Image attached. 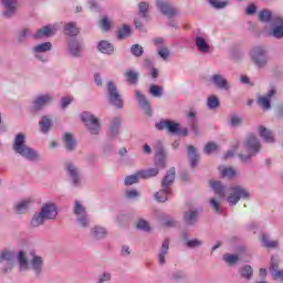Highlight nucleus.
<instances>
[{
	"mask_svg": "<svg viewBox=\"0 0 283 283\" xmlns=\"http://www.w3.org/2000/svg\"><path fill=\"white\" fill-rule=\"evenodd\" d=\"M176 182V168L171 167L161 180V189L155 193L157 202H167L172 193L171 187Z\"/></svg>",
	"mask_w": 283,
	"mask_h": 283,
	"instance_id": "nucleus-1",
	"label": "nucleus"
},
{
	"mask_svg": "<svg viewBox=\"0 0 283 283\" xmlns=\"http://www.w3.org/2000/svg\"><path fill=\"white\" fill-rule=\"evenodd\" d=\"M242 147L244 151L239 153L241 163H251L252 156H255L262 149V144L255 135H250L243 142Z\"/></svg>",
	"mask_w": 283,
	"mask_h": 283,
	"instance_id": "nucleus-2",
	"label": "nucleus"
},
{
	"mask_svg": "<svg viewBox=\"0 0 283 283\" xmlns=\"http://www.w3.org/2000/svg\"><path fill=\"white\" fill-rule=\"evenodd\" d=\"M13 151L25 158L27 160H39V153L25 145V135L22 133L15 135L12 146Z\"/></svg>",
	"mask_w": 283,
	"mask_h": 283,
	"instance_id": "nucleus-3",
	"label": "nucleus"
},
{
	"mask_svg": "<svg viewBox=\"0 0 283 283\" xmlns=\"http://www.w3.org/2000/svg\"><path fill=\"white\" fill-rule=\"evenodd\" d=\"M249 198H250L249 190H247L242 186L234 185L230 187L229 196L227 200L230 207H233L238 202H240V200H249Z\"/></svg>",
	"mask_w": 283,
	"mask_h": 283,
	"instance_id": "nucleus-4",
	"label": "nucleus"
},
{
	"mask_svg": "<svg viewBox=\"0 0 283 283\" xmlns=\"http://www.w3.org/2000/svg\"><path fill=\"white\" fill-rule=\"evenodd\" d=\"M250 55L256 67H266V64L269 63V53L264 46H254Z\"/></svg>",
	"mask_w": 283,
	"mask_h": 283,
	"instance_id": "nucleus-5",
	"label": "nucleus"
},
{
	"mask_svg": "<svg viewBox=\"0 0 283 283\" xmlns=\"http://www.w3.org/2000/svg\"><path fill=\"white\" fill-rule=\"evenodd\" d=\"M82 120L93 136L98 135L101 132V123L98 122V118H96L90 112H84L82 114Z\"/></svg>",
	"mask_w": 283,
	"mask_h": 283,
	"instance_id": "nucleus-6",
	"label": "nucleus"
},
{
	"mask_svg": "<svg viewBox=\"0 0 283 283\" xmlns=\"http://www.w3.org/2000/svg\"><path fill=\"white\" fill-rule=\"evenodd\" d=\"M107 94L111 105L118 107V109H123V97L120 96V93L118 92V88L114 82L107 83Z\"/></svg>",
	"mask_w": 283,
	"mask_h": 283,
	"instance_id": "nucleus-7",
	"label": "nucleus"
},
{
	"mask_svg": "<svg viewBox=\"0 0 283 283\" xmlns=\"http://www.w3.org/2000/svg\"><path fill=\"white\" fill-rule=\"evenodd\" d=\"M156 7L164 17H168L169 19H174V17L180 14L178 8L174 7L171 2L167 0H156Z\"/></svg>",
	"mask_w": 283,
	"mask_h": 283,
	"instance_id": "nucleus-8",
	"label": "nucleus"
},
{
	"mask_svg": "<svg viewBox=\"0 0 283 283\" xmlns=\"http://www.w3.org/2000/svg\"><path fill=\"white\" fill-rule=\"evenodd\" d=\"M4 11L2 15L4 19H12L17 14V8H19V0H2Z\"/></svg>",
	"mask_w": 283,
	"mask_h": 283,
	"instance_id": "nucleus-9",
	"label": "nucleus"
},
{
	"mask_svg": "<svg viewBox=\"0 0 283 283\" xmlns=\"http://www.w3.org/2000/svg\"><path fill=\"white\" fill-rule=\"evenodd\" d=\"M156 129L163 132V129H167L169 134H178V129H180V124L170 119H163L156 124Z\"/></svg>",
	"mask_w": 283,
	"mask_h": 283,
	"instance_id": "nucleus-10",
	"label": "nucleus"
},
{
	"mask_svg": "<svg viewBox=\"0 0 283 283\" xmlns=\"http://www.w3.org/2000/svg\"><path fill=\"white\" fill-rule=\"evenodd\" d=\"M65 169L72 179L73 186L81 187V174L78 172V167L69 161L65 164Z\"/></svg>",
	"mask_w": 283,
	"mask_h": 283,
	"instance_id": "nucleus-11",
	"label": "nucleus"
},
{
	"mask_svg": "<svg viewBox=\"0 0 283 283\" xmlns=\"http://www.w3.org/2000/svg\"><path fill=\"white\" fill-rule=\"evenodd\" d=\"M273 29L270 32V36H274V39H283V19L281 17L272 18Z\"/></svg>",
	"mask_w": 283,
	"mask_h": 283,
	"instance_id": "nucleus-12",
	"label": "nucleus"
},
{
	"mask_svg": "<svg viewBox=\"0 0 283 283\" xmlns=\"http://www.w3.org/2000/svg\"><path fill=\"white\" fill-rule=\"evenodd\" d=\"M42 216L45 220H56V216H59V211L56 210V205L50 202L44 203L41 208Z\"/></svg>",
	"mask_w": 283,
	"mask_h": 283,
	"instance_id": "nucleus-13",
	"label": "nucleus"
},
{
	"mask_svg": "<svg viewBox=\"0 0 283 283\" xmlns=\"http://www.w3.org/2000/svg\"><path fill=\"white\" fill-rule=\"evenodd\" d=\"M135 96L139 104V107L143 108L144 113L147 116H151L153 112H151V106L149 105V99H147V97L138 90L135 91Z\"/></svg>",
	"mask_w": 283,
	"mask_h": 283,
	"instance_id": "nucleus-14",
	"label": "nucleus"
},
{
	"mask_svg": "<svg viewBox=\"0 0 283 283\" xmlns=\"http://www.w3.org/2000/svg\"><path fill=\"white\" fill-rule=\"evenodd\" d=\"M277 94V90H270L265 96H260L258 99L259 105L263 107V109H271V98Z\"/></svg>",
	"mask_w": 283,
	"mask_h": 283,
	"instance_id": "nucleus-15",
	"label": "nucleus"
},
{
	"mask_svg": "<svg viewBox=\"0 0 283 283\" xmlns=\"http://www.w3.org/2000/svg\"><path fill=\"white\" fill-rule=\"evenodd\" d=\"M187 151L190 166L192 168L198 167V163L200 161V154H198V148L193 145H189L187 146Z\"/></svg>",
	"mask_w": 283,
	"mask_h": 283,
	"instance_id": "nucleus-16",
	"label": "nucleus"
},
{
	"mask_svg": "<svg viewBox=\"0 0 283 283\" xmlns=\"http://www.w3.org/2000/svg\"><path fill=\"white\" fill-rule=\"evenodd\" d=\"M186 118L188 127L195 132V136H198V117H196V111L191 109L187 113Z\"/></svg>",
	"mask_w": 283,
	"mask_h": 283,
	"instance_id": "nucleus-17",
	"label": "nucleus"
},
{
	"mask_svg": "<svg viewBox=\"0 0 283 283\" xmlns=\"http://www.w3.org/2000/svg\"><path fill=\"white\" fill-rule=\"evenodd\" d=\"M124 76L128 85H138V78H140V73H138V71L128 69L124 72Z\"/></svg>",
	"mask_w": 283,
	"mask_h": 283,
	"instance_id": "nucleus-18",
	"label": "nucleus"
},
{
	"mask_svg": "<svg viewBox=\"0 0 283 283\" xmlns=\"http://www.w3.org/2000/svg\"><path fill=\"white\" fill-rule=\"evenodd\" d=\"M169 253V239H166L163 244H161V249L158 253V263L160 264V266H165L166 264V256Z\"/></svg>",
	"mask_w": 283,
	"mask_h": 283,
	"instance_id": "nucleus-19",
	"label": "nucleus"
},
{
	"mask_svg": "<svg viewBox=\"0 0 283 283\" xmlns=\"http://www.w3.org/2000/svg\"><path fill=\"white\" fill-rule=\"evenodd\" d=\"M211 83H213V85H216V87H219V90H229V87H230L227 78H224V76H222L220 74H214L211 77Z\"/></svg>",
	"mask_w": 283,
	"mask_h": 283,
	"instance_id": "nucleus-20",
	"label": "nucleus"
},
{
	"mask_svg": "<svg viewBox=\"0 0 283 283\" xmlns=\"http://www.w3.org/2000/svg\"><path fill=\"white\" fill-rule=\"evenodd\" d=\"M50 101H52V97H50V95H41L36 97L33 102L34 112H39V109H43V107H45V105H48Z\"/></svg>",
	"mask_w": 283,
	"mask_h": 283,
	"instance_id": "nucleus-21",
	"label": "nucleus"
},
{
	"mask_svg": "<svg viewBox=\"0 0 283 283\" xmlns=\"http://www.w3.org/2000/svg\"><path fill=\"white\" fill-rule=\"evenodd\" d=\"M258 132L259 136L263 138L264 143H275V136L273 135L272 130H269V128L259 126Z\"/></svg>",
	"mask_w": 283,
	"mask_h": 283,
	"instance_id": "nucleus-22",
	"label": "nucleus"
},
{
	"mask_svg": "<svg viewBox=\"0 0 283 283\" xmlns=\"http://www.w3.org/2000/svg\"><path fill=\"white\" fill-rule=\"evenodd\" d=\"M63 140L66 151H74V149H76L77 143L76 139H74V135H72L71 133H65L63 136Z\"/></svg>",
	"mask_w": 283,
	"mask_h": 283,
	"instance_id": "nucleus-23",
	"label": "nucleus"
},
{
	"mask_svg": "<svg viewBox=\"0 0 283 283\" xmlns=\"http://www.w3.org/2000/svg\"><path fill=\"white\" fill-rule=\"evenodd\" d=\"M122 120L123 119H120V117H114L112 119L111 127H109V130H108V136L111 138H116V136H118Z\"/></svg>",
	"mask_w": 283,
	"mask_h": 283,
	"instance_id": "nucleus-24",
	"label": "nucleus"
},
{
	"mask_svg": "<svg viewBox=\"0 0 283 283\" xmlns=\"http://www.w3.org/2000/svg\"><path fill=\"white\" fill-rule=\"evenodd\" d=\"M91 235L95 240H103L104 238H107V229L101 226H95L91 229Z\"/></svg>",
	"mask_w": 283,
	"mask_h": 283,
	"instance_id": "nucleus-25",
	"label": "nucleus"
},
{
	"mask_svg": "<svg viewBox=\"0 0 283 283\" xmlns=\"http://www.w3.org/2000/svg\"><path fill=\"white\" fill-rule=\"evenodd\" d=\"M69 50L72 56H81V52H83V45L78 40H71L69 43Z\"/></svg>",
	"mask_w": 283,
	"mask_h": 283,
	"instance_id": "nucleus-26",
	"label": "nucleus"
},
{
	"mask_svg": "<svg viewBox=\"0 0 283 283\" xmlns=\"http://www.w3.org/2000/svg\"><path fill=\"white\" fill-rule=\"evenodd\" d=\"M81 32L76 22H69L64 24V34L67 36H76Z\"/></svg>",
	"mask_w": 283,
	"mask_h": 283,
	"instance_id": "nucleus-27",
	"label": "nucleus"
},
{
	"mask_svg": "<svg viewBox=\"0 0 283 283\" xmlns=\"http://www.w3.org/2000/svg\"><path fill=\"white\" fill-rule=\"evenodd\" d=\"M184 221H185L186 224H188L189 227H193V224H196V222H198V211L185 212V214H184Z\"/></svg>",
	"mask_w": 283,
	"mask_h": 283,
	"instance_id": "nucleus-28",
	"label": "nucleus"
},
{
	"mask_svg": "<svg viewBox=\"0 0 283 283\" xmlns=\"http://www.w3.org/2000/svg\"><path fill=\"white\" fill-rule=\"evenodd\" d=\"M210 187L213 189L214 193L219 196V198H224L227 196L224 186L220 181H210Z\"/></svg>",
	"mask_w": 283,
	"mask_h": 283,
	"instance_id": "nucleus-29",
	"label": "nucleus"
},
{
	"mask_svg": "<svg viewBox=\"0 0 283 283\" xmlns=\"http://www.w3.org/2000/svg\"><path fill=\"white\" fill-rule=\"evenodd\" d=\"M182 240L188 249H198V247H202V241L198 239L189 240L187 233L182 234Z\"/></svg>",
	"mask_w": 283,
	"mask_h": 283,
	"instance_id": "nucleus-30",
	"label": "nucleus"
},
{
	"mask_svg": "<svg viewBox=\"0 0 283 283\" xmlns=\"http://www.w3.org/2000/svg\"><path fill=\"white\" fill-rule=\"evenodd\" d=\"M97 48L102 54H114V45L108 41H101Z\"/></svg>",
	"mask_w": 283,
	"mask_h": 283,
	"instance_id": "nucleus-31",
	"label": "nucleus"
},
{
	"mask_svg": "<svg viewBox=\"0 0 283 283\" xmlns=\"http://www.w3.org/2000/svg\"><path fill=\"white\" fill-rule=\"evenodd\" d=\"M137 15L140 17V19H148L149 3L145 2V1L139 2Z\"/></svg>",
	"mask_w": 283,
	"mask_h": 283,
	"instance_id": "nucleus-32",
	"label": "nucleus"
},
{
	"mask_svg": "<svg viewBox=\"0 0 283 283\" xmlns=\"http://www.w3.org/2000/svg\"><path fill=\"white\" fill-rule=\"evenodd\" d=\"M158 174H159L158 168H149L147 170L138 171V176H140V178H143L144 180H147L149 178H156Z\"/></svg>",
	"mask_w": 283,
	"mask_h": 283,
	"instance_id": "nucleus-33",
	"label": "nucleus"
},
{
	"mask_svg": "<svg viewBox=\"0 0 283 283\" xmlns=\"http://www.w3.org/2000/svg\"><path fill=\"white\" fill-rule=\"evenodd\" d=\"M39 125L42 134H48V132L52 129V119H50L48 116H43Z\"/></svg>",
	"mask_w": 283,
	"mask_h": 283,
	"instance_id": "nucleus-34",
	"label": "nucleus"
},
{
	"mask_svg": "<svg viewBox=\"0 0 283 283\" xmlns=\"http://www.w3.org/2000/svg\"><path fill=\"white\" fill-rule=\"evenodd\" d=\"M195 41H196V46L200 52H203V54L209 53V44L207 43V40H205L201 36H197Z\"/></svg>",
	"mask_w": 283,
	"mask_h": 283,
	"instance_id": "nucleus-35",
	"label": "nucleus"
},
{
	"mask_svg": "<svg viewBox=\"0 0 283 283\" xmlns=\"http://www.w3.org/2000/svg\"><path fill=\"white\" fill-rule=\"evenodd\" d=\"M240 277L243 280H251L253 277V268L251 265H243L240 270Z\"/></svg>",
	"mask_w": 283,
	"mask_h": 283,
	"instance_id": "nucleus-36",
	"label": "nucleus"
},
{
	"mask_svg": "<svg viewBox=\"0 0 283 283\" xmlns=\"http://www.w3.org/2000/svg\"><path fill=\"white\" fill-rule=\"evenodd\" d=\"M261 242H262L263 247H265V249H277V247L280 244L277 241H271L269 239V235L265 233L262 234Z\"/></svg>",
	"mask_w": 283,
	"mask_h": 283,
	"instance_id": "nucleus-37",
	"label": "nucleus"
},
{
	"mask_svg": "<svg viewBox=\"0 0 283 283\" xmlns=\"http://www.w3.org/2000/svg\"><path fill=\"white\" fill-rule=\"evenodd\" d=\"M31 264L33 271H35L38 275H41V270L43 269V259L41 256H33Z\"/></svg>",
	"mask_w": 283,
	"mask_h": 283,
	"instance_id": "nucleus-38",
	"label": "nucleus"
},
{
	"mask_svg": "<svg viewBox=\"0 0 283 283\" xmlns=\"http://www.w3.org/2000/svg\"><path fill=\"white\" fill-rule=\"evenodd\" d=\"M43 36H52L51 25H46L38 30V32L33 35V39H43Z\"/></svg>",
	"mask_w": 283,
	"mask_h": 283,
	"instance_id": "nucleus-39",
	"label": "nucleus"
},
{
	"mask_svg": "<svg viewBox=\"0 0 283 283\" xmlns=\"http://www.w3.org/2000/svg\"><path fill=\"white\" fill-rule=\"evenodd\" d=\"M14 262V253L12 250L3 249L0 253V262Z\"/></svg>",
	"mask_w": 283,
	"mask_h": 283,
	"instance_id": "nucleus-40",
	"label": "nucleus"
},
{
	"mask_svg": "<svg viewBox=\"0 0 283 283\" xmlns=\"http://www.w3.org/2000/svg\"><path fill=\"white\" fill-rule=\"evenodd\" d=\"M164 88L160 85L151 84L149 87V95L155 98H161Z\"/></svg>",
	"mask_w": 283,
	"mask_h": 283,
	"instance_id": "nucleus-41",
	"label": "nucleus"
},
{
	"mask_svg": "<svg viewBox=\"0 0 283 283\" xmlns=\"http://www.w3.org/2000/svg\"><path fill=\"white\" fill-rule=\"evenodd\" d=\"M271 19H273V13L270 10L263 9L259 12V21L262 23H269Z\"/></svg>",
	"mask_w": 283,
	"mask_h": 283,
	"instance_id": "nucleus-42",
	"label": "nucleus"
},
{
	"mask_svg": "<svg viewBox=\"0 0 283 283\" xmlns=\"http://www.w3.org/2000/svg\"><path fill=\"white\" fill-rule=\"evenodd\" d=\"M223 260L227 264H229V266H233L238 264V262L240 261V256H238V254L226 253L223 255Z\"/></svg>",
	"mask_w": 283,
	"mask_h": 283,
	"instance_id": "nucleus-43",
	"label": "nucleus"
},
{
	"mask_svg": "<svg viewBox=\"0 0 283 283\" xmlns=\"http://www.w3.org/2000/svg\"><path fill=\"white\" fill-rule=\"evenodd\" d=\"M45 217L42 214V212H38L33 216L32 220H31V226L36 228V227H41V224H43L45 222Z\"/></svg>",
	"mask_w": 283,
	"mask_h": 283,
	"instance_id": "nucleus-44",
	"label": "nucleus"
},
{
	"mask_svg": "<svg viewBox=\"0 0 283 283\" xmlns=\"http://www.w3.org/2000/svg\"><path fill=\"white\" fill-rule=\"evenodd\" d=\"M30 209V200H23L15 205V213H25Z\"/></svg>",
	"mask_w": 283,
	"mask_h": 283,
	"instance_id": "nucleus-45",
	"label": "nucleus"
},
{
	"mask_svg": "<svg viewBox=\"0 0 283 283\" xmlns=\"http://www.w3.org/2000/svg\"><path fill=\"white\" fill-rule=\"evenodd\" d=\"M18 262L20 264V271H27L28 270V258H25V252L20 251L18 253Z\"/></svg>",
	"mask_w": 283,
	"mask_h": 283,
	"instance_id": "nucleus-46",
	"label": "nucleus"
},
{
	"mask_svg": "<svg viewBox=\"0 0 283 283\" xmlns=\"http://www.w3.org/2000/svg\"><path fill=\"white\" fill-rule=\"evenodd\" d=\"M167 155H156L155 157V165L158 169H165L167 167Z\"/></svg>",
	"mask_w": 283,
	"mask_h": 283,
	"instance_id": "nucleus-47",
	"label": "nucleus"
},
{
	"mask_svg": "<svg viewBox=\"0 0 283 283\" xmlns=\"http://www.w3.org/2000/svg\"><path fill=\"white\" fill-rule=\"evenodd\" d=\"M129 34H132V28L127 24H124L123 28L117 31V38L119 40L127 39Z\"/></svg>",
	"mask_w": 283,
	"mask_h": 283,
	"instance_id": "nucleus-48",
	"label": "nucleus"
},
{
	"mask_svg": "<svg viewBox=\"0 0 283 283\" xmlns=\"http://www.w3.org/2000/svg\"><path fill=\"white\" fill-rule=\"evenodd\" d=\"M31 34L32 31L29 28L21 29L18 33V42L23 43Z\"/></svg>",
	"mask_w": 283,
	"mask_h": 283,
	"instance_id": "nucleus-49",
	"label": "nucleus"
},
{
	"mask_svg": "<svg viewBox=\"0 0 283 283\" xmlns=\"http://www.w3.org/2000/svg\"><path fill=\"white\" fill-rule=\"evenodd\" d=\"M50 50H52V43L50 42H44L34 46V52H36L38 54H41V52H50Z\"/></svg>",
	"mask_w": 283,
	"mask_h": 283,
	"instance_id": "nucleus-50",
	"label": "nucleus"
},
{
	"mask_svg": "<svg viewBox=\"0 0 283 283\" xmlns=\"http://www.w3.org/2000/svg\"><path fill=\"white\" fill-rule=\"evenodd\" d=\"M207 105L209 109H217V107H220V99L216 95H211L208 97Z\"/></svg>",
	"mask_w": 283,
	"mask_h": 283,
	"instance_id": "nucleus-51",
	"label": "nucleus"
},
{
	"mask_svg": "<svg viewBox=\"0 0 283 283\" xmlns=\"http://www.w3.org/2000/svg\"><path fill=\"white\" fill-rule=\"evenodd\" d=\"M219 169L223 178H233V176H235V169H233L232 167H220Z\"/></svg>",
	"mask_w": 283,
	"mask_h": 283,
	"instance_id": "nucleus-52",
	"label": "nucleus"
},
{
	"mask_svg": "<svg viewBox=\"0 0 283 283\" xmlns=\"http://www.w3.org/2000/svg\"><path fill=\"white\" fill-rule=\"evenodd\" d=\"M228 123L230 127H240V125H242V117H240V115H232Z\"/></svg>",
	"mask_w": 283,
	"mask_h": 283,
	"instance_id": "nucleus-53",
	"label": "nucleus"
},
{
	"mask_svg": "<svg viewBox=\"0 0 283 283\" xmlns=\"http://www.w3.org/2000/svg\"><path fill=\"white\" fill-rule=\"evenodd\" d=\"M130 53L133 54V56H143V54H145V50L143 49V46L140 44H134L130 48Z\"/></svg>",
	"mask_w": 283,
	"mask_h": 283,
	"instance_id": "nucleus-54",
	"label": "nucleus"
},
{
	"mask_svg": "<svg viewBox=\"0 0 283 283\" xmlns=\"http://www.w3.org/2000/svg\"><path fill=\"white\" fill-rule=\"evenodd\" d=\"M210 6L212 8H216V10H222L226 6H229L228 1H220V0H208Z\"/></svg>",
	"mask_w": 283,
	"mask_h": 283,
	"instance_id": "nucleus-55",
	"label": "nucleus"
},
{
	"mask_svg": "<svg viewBox=\"0 0 283 283\" xmlns=\"http://www.w3.org/2000/svg\"><path fill=\"white\" fill-rule=\"evenodd\" d=\"M275 271H280V259L277 256H272L270 272L275 273Z\"/></svg>",
	"mask_w": 283,
	"mask_h": 283,
	"instance_id": "nucleus-56",
	"label": "nucleus"
},
{
	"mask_svg": "<svg viewBox=\"0 0 283 283\" xmlns=\"http://www.w3.org/2000/svg\"><path fill=\"white\" fill-rule=\"evenodd\" d=\"M77 222L83 228L90 227V218L87 217V213L77 216Z\"/></svg>",
	"mask_w": 283,
	"mask_h": 283,
	"instance_id": "nucleus-57",
	"label": "nucleus"
},
{
	"mask_svg": "<svg viewBox=\"0 0 283 283\" xmlns=\"http://www.w3.org/2000/svg\"><path fill=\"white\" fill-rule=\"evenodd\" d=\"M157 52L164 61H167L170 56L169 49L167 46H158Z\"/></svg>",
	"mask_w": 283,
	"mask_h": 283,
	"instance_id": "nucleus-58",
	"label": "nucleus"
},
{
	"mask_svg": "<svg viewBox=\"0 0 283 283\" xmlns=\"http://www.w3.org/2000/svg\"><path fill=\"white\" fill-rule=\"evenodd\" d=\"M139 178H142L139 175H138V172L137 174H135V175H130V176H127L126 178H125V185L126 186H129V185H136V182H138V179Z\"/></svg>",
	"mask_w": 283,
	"mask_h": 283,
	"instance_id": "nucleus-59",
	"label": "nucleus"
},
{
	"mask_svg": "<svg viewBox=\"0 0 283 283\" xmlns=\"http://www.w3.org/2000/svg\"><path fill=\"white\" fill-rule=\"evenodd\" d=\"M161 223L164 224V227H176V220L167 214L161 218Z\"/></svg>",
	"mask_w": 283,
	"mask_h": 283,
	"instance_id": "nucleus-60",
	"label": "nucleus"
},
{
	"mask_svg": "<svg viewBox=\"0 0 283 283\" xmlns=\"http://www.w3.org/2000/svg\"><path fill=\"white\" fill-rule=\"evenodd\" d=\"M74 213H75V216H77V217L87 213V212L85 211V207H83V205H81L80 201H75Z\"/></svg>",
	"mask_w": 283,
	"mask_h": 283,
	"instance_id": "nucleus-61",
	"label": "nucleus"
},
{
	"mask_svg": "<svg viewBox=\"0 0 283 283\" xmlns=\"http://www.w3.org/2000/svg\"><path fill=\"white\" fill-rule=\"evenodd\" d=\"M99 25H101L102 30H104V32H108V30L112 28V22H109V18L104 17L99 21Z\"/></svg>",
	"mask_w": 283,
	"mask_h": 283,
	"instance_id": "nucleus-62",
	"label": "nucleus"
},
{
	"mask_svg": "<svg viewBox=\"0 0 283 283\" xmlns=\"http://www.w3.org/2000/svg\"><path fill=\"white\" fill-rule=\"evenodd\" d=\"M205 154H213V151H218V145L216 143H208L203 148Z\"/></svg>",
	"mask_w": 283,
	"mask_h": 283,
	"instance_id": "nucleus-63",
	"label": "nucleus"
},
{
	"mask_svg": "<svg viewBox=\"0 0 283 283\" xmlns=\"http://www.w3.org/2000/svg\"><path fill=\"white\" fill-rule=\"evenodd\" d=\"M172 280H175V282H180V280H187V273H185L184 271H176L175 273H172Z\"/></svg>",
	"mask_w": 283,
	"mask_h": 283,
	"instance_id": "nucleus-64",
	"label": "nucleus"
}]
</instances>
